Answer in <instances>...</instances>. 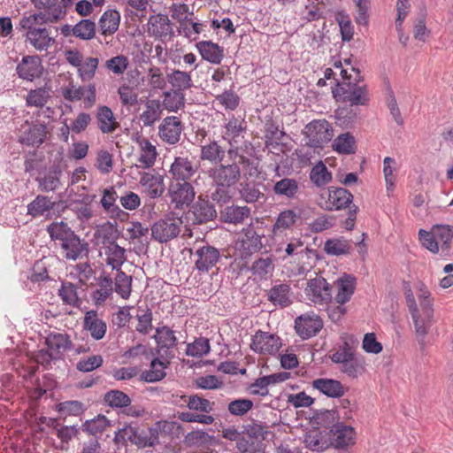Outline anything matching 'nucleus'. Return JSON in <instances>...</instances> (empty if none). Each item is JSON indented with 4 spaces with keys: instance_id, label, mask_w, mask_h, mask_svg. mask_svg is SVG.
<instances>
[{
    "instance_id": "1",
    "label": "nucleus",
    "mask_w": 453,
    "mask_h": 453,
    "mask_svg": "<svg viewBox=\"0 0 453 453\" xmlns=\"http://www.w3.org/2000/svg\"><path fill=\"white\" fill-rule=\"evenodd\" d=\"M47 232L52 241H58L67 260L75 261L88 257L89 244L81 239L73 230L64 221L52 222L47 226Z\"/></svg>"
},
{
    "instance_id": "2",
    "label": "nucleus",
    "mask_w": 453,
    "mask_h": 453,
    "mask_svg": "<svg viewBox=\"0 0 453 453\" xmlns=\"http://www.w3.org/2000/svg\"><path fill=\"white\" fill-rule=\"evenodd\" d=\"M47 23H50V20H46L41 15H24L17 28L26 31L24 35L26 41L36 50L43 51L56 42L55 38L50 35V30L42 27Z\"/></svg>"
},
{
    "instance_id": "3",
    "label": "nucleus",
    "mask_w": 453,
    "mask_h": 453,
    "mask_svg": "<svg viewBox=\"0 0 453 453\" xmlns=\"http://www.w3.org/2000/svg\"><path fill=\"white\" fill-rule=\"evenodd\" d=\"M242 434L235 447L241 453H265V440L273 435L265 423L252 419L242 426Z\"/></svg>"
},
{
    "instance_id": "4",
    "label": "nucleus",
    "mask_w": 453,
    "mask_h": 453,
    "mask_svg": "<svg viewBox=\"0 0 453 453\" xmlns=\"http://www.w3.org/2000/svg\"><path fill=\"white\" fill-rule=\"evenodd\" d=\"M351 71L356 74L353 81H345V84L337 81L336 87L332 90L333 96L337 102L349 103L351 106L367 105L370 100L367 87L358 84L362 80L360 71L355 67H351Z\"/></svg>"
},
{
    "instance_id": "5",
    "label": "nucleus",
    "mask_w": 453,
    "mask_h": 453,
    "mask_svg": "<svg viewBox=\"0 0 453 453\" xmlns=\"http://www.w3.org/2000/svg\"><path fill=\"white\" fill-rule=\"evenodd\" d=\"M47 349H42L36 355V362L48 368L52 361L60 360L64 352L71 350L73 344L67 334L51 332L45 338Z\"/></svg>"
},
{
    "instance_id": "6",
    "label": "nucleus",
    "mask_w": 453,
    "mask_h": 453,
    "mask_svg": "<svg viewBox=\"0 0 453 453\" xmlns=\"http://www.w3.org/2000/svg\"><path fill=\"white\" fill-rule=\"evenodd\" d=\"M127 441L139 448L153 447L158 442V434L156 429H139L132 425H126L119 428L113 438L116 444H126Z\"/></svg>"
},
{
    "instance_id": "7",
    "label": "nucleus",
    "mask_w": 453,
    "mask_h": 453,
    "mask_svg": "<svg viewBox=\"0 0 453 453\" xmlns=\"http://www.w3.org/2000/svg\"><path fill=\"white\" fill-rule=\"evenodd\" d=\"M353 197L347 188L330 186L319 194L318 205L325 211L349 209L353 204Z\"/></svg>"
},
{
    "instance_id": "8",
    "label": "nucleus",
    "mask_w": 453,
    "mask_h": 453,
    "mask_svg": "<svg viewBox=\"0 0 453 453\" xmlns=\"http://www.w3.org/2000/svg\"><path fill=\"white\" fill-rule=\"evenodd\" d=\"M182 224L181 218L170 212L151 226V236L160 243L168 242L179 235Z\"/></svg>"
},
{
    "instance_id": "9",
    "label": "nucleus",
    "mask_w": 453,
    "mask_h": 453,
    "mask_svg": "<svg viewBox=\"0 0 453 453\" xmlns=\"http://www.w3.org/2000/svg\"><path fill=\"white\" fill-rule=\"evenodd\" d=\"M208 177L214 186L234 187L241 180V168L238 164H223V162L211 167Z\"/></svg>"
},
{
    "instance_id": "10",
    "label": "nucleus",
    "mask_w": 453,
    "mask_h": 453,
    "mask_svg": "<svg viewBox=\"0 0 453 453\" xmlns=\"http://www.w3.org/2000/svg\"><path fill=\"white\" fill-rule=\"evenodd\" d=\"M196 190L191 181L170 180L167 195L175 209L189 206L195 200Z\"/></svg>"
},
{
    "instance_id": "11",
    "label": "nucleus",
    "mask_w": 453,
    "mask_h": 453,
    "mask_svg": "<svg viewBox=\"0 0 453 453\" xmlns=\"http://www.w3.org/2000/svg\"><path fill=\"white\" fill-rule=\"evenodd\" d=\"M147 27L150 36L159 39L163 42L171 41L175 35L173 24L168 16L165 14L150 15L148 19Z\"/></svg>"
},
{
    "instance_id": "12",
    "label": "nucleus",
    "mask_w": 453,
    "mask_h": 453,
    "mask_svg": "<svg viewBox=\"0 0 453 453\" xmlns=\"http://www.w3.org/2000/svg\"><path fill=\"white\" fill-rule=\"evenodd\" d=\"M331 286L323 277H315L307 282L305 293L308 298L319 308L332 301Z\"/></svg>"
},
{
    "instance_id": "13",
    "label": "nucleus",
    "mask_w": 453,
    "mask_h": 453,
    "mask_svg": "<svg viewBox=\"0 0 453 453\" xmlns=\"http://www.w3.org/2000/svg\"><path fill=\"white\" fill-rule=\"evenodd\" d=\"M197 165L188 157H175L168 170L172 181H191L197 173Z\"/></svg>"
},
{
    "instance_id": "14",
    "label": "nucleus",
    "mask_w": 453,
    "mask_h": 453,
    "mask_svg": "<svg viewBox=\"0 0 453 453\" xmlns=\"http://www.w3.org/2000/svg\"><path fill=\"white\" fill-rule=\"evenodd\" d=\"M280 347V338L268 332L258 330L251 338L250 349L256 353L274 355Z\"/></svg>"
},
{
    "instance_id": "15",
    "label": "nucleus",
    "mask_w": 453,
    "mask_h": 453,
    "mask_svg": "<svg viewBox=\"0 0 453 453\" xmlns=\"http://www.w3.org/2000/svg\"><path fill=\"white\" fill-rule=\"evenodd\" d=\"M190 212L194 225H203L214 220L217 218V211L214 203L207 196L200 195L193 203Z\"/></svg>"
},
{
    "instance_id": "16",
    "label": "nucleus",
    "mask_w": 453,
    "mask_h": 453,
    "mask_svg": "<svg viewBox=\"0 0 453 453\" xmlns=\"http://www.w3.org/2000/svg\"><path fill=\"white\" fill-rule=\"evenodd\" d=\"M330 444L338 449H346L356 442V431L353 426L337 422L330 428Z\"/></svg>"
},
{
    "instance_id": "17",
    "label": "nucleus",
    "mask_w": 453,
    "mask_h": 453,
    "mask_svg": "<svg viewBox=\"0 0 453 453\" xmlns=\"http://www.w3.org/2000/svg\"><path fill=\"white\" fill-rule=\"evenodd\" d=\"M265 234L261 229L257 230L252 224L244 227L239 240V249L246 255L257 253L263 248L262 239Z\"/></svg>"
},
{
    "instance_id": "18",
    "label": "nucleus",
    "mask_w": 453,
    "mask_h": 453,
    "mask_svg": "<svg viewBox=\"0 0 453 453\" xmlns=\"http://www.w3.org/2000/svg\"><path fill=\"white\" fill-rule=\"evenodd\" d=\"M183 125L176 116L165 117L158 127V136L165 143L174 145L180 140Z\"/></svg>"
},
{
    "instance_id": "19",
    "label": "nucleus",
    "mask_w": 453,
    "mask_h": 453,
    "mask_svg": "<svg viewBox=\"0 0 453 453\" xmlns=\"http://www.w3.org/2000/svg\"><path fill=\"white\" fill-rule=\"evenodd\" d=\"M62 95L69 102H76L84 98L86 108L92 107L96 101V91L94 84H88L86 87H76L73 83H69L67 87L63 88Z\"/></svg>"
},
{
    "instance_id": "20",
    "label": "nucleus",
    "mask_w": 453,
    "mask_h": 453,
    "mask_svg": "<svg viewBox=\"0 0 453 453\" xmlns=\"http://www.w3.org/2000/svg\"><path fill=\"white\" fill-rule=\"evenodd\" d=\"M44 68L41 58L37 56H24L16 66V73L19 78L33 81L42 75Z\"/></svg>"
},
{
    "instance_id": "21",
    "label": "nucleus",
    "mask_w": 453,
    "mask_h": 453,
    "mask_svg": "<svg viewBox=\"0 0 453 453\" xmlns=\"http://www.w3.org/2000/svg\"><path fill=\"white\" fill-rule=\"evenodd\" d=\"M322 327V319L314 314L301 315L295 320L296 332L303 340L317 335Z\"/></svg>"
},
{
    "instance_id": "22",
    "label": "nucleus",
    "mask_w": 453,
    "mask_h": 453,
    "mask_svg": "<svg viewBox=\"0 0 453 453\" xmlns=\"http://www.w3.org/2000/svg\"><path fill=\"white\" fill-rule=\"evenodd\" d=\"M309 218V211L303 208L282 211L277 217V219L273 226V231L274 234H276L277 231L288 229L298 220L303 222L307 220Z\"/></svg>"
},
{
    "instance_id": "23",
    "label": "nucleus",
    "mask_w": 453,
    "mask_h": 453,
    "mask_svg": "<svg viewBox=\"0 0 453 453\" xmlns=\"http://www.w3.org/2000/svg\"><path fill=\"white\" fill-rule=\"evenodd\" d=\"M164 175L156 173H143L140 178V184L143 192L151 199L159 198L165 191Z\"/></svg>"
},
{
    "instance_id": "24",
    "label": "nucleus",
    "mask_w": 453,
    "mask_h": 453,
    "mask_svg": "<svg viewBox=\"0 0 453 453\" xmlns=\"http://www.w3.org/2000/svg\"><path fill=\"white\" fill-rule=\"evenodd\" d=\"M196 256L197 257L195 261L196 269L200 273H207L219 262L220 252L213 246L204 245L196 251Z\"/></svg>"
},
{
    "instance_id": "25",
    "label": "nucleus",
    "mask_w": 453,
    "mask_h": 453,
    "mask_svg": "<svg viewBox=\"0 0 453 453\" xmlns=\"http://www.w3.org/2000/svg\"><path fill=\"white\" fill-rule=\"evenodd\" d=\"M35 6L42 10L38 13H32L31 15H41L50 22H56L65 17L66 12L60 6L59 0H32Z\"/></svg>"
},
{
    "instance_id": "26",
    "label": "nucleus",
    "mask_w": 453,
    "mask_h": 453,
    "mask_svg": "<svg viewBox=\"0 0 453 453\" xmlns=\"http://www.w3.org/2000/svg\"><path fill=\"white\" fill-rule=\"evenodd\" d=\"M62 170L59 165L54 164L45 170L42 175L35 178L38 188L42 192H50L57 190L60 185Z\"/></svg>"
},
{
    "instance_id": "27",
    "label": "nucleus",
    "mask_w": 453,
    "mask_h": 453,
    "mask_svg": "<svg viewBox=\"0 0 453 453\" xmlns=\"http://www.w3.org/2000/svg\"><path fill=\"white\" fill-rule=\"evenodd\" d=\"M201 58L212 65H219L225 56L224 48L211 40H203L196 43Z\"/></svg>"
},
{
    "instance_id": "28",
    "label": "nucleus",
    "mask_w": 453,
    "mask_h": 453,
    "mask_svg": "<svg viewBox=\"0 0 453 453\" xmlns=\"http://www.w3.org/2000/svg\"><path fill=\"white\" fill-rule=\"evenodd\" d=\"M119 196L113 187L104 188L101 198V205L111 219L124 220L128 214L116 204Z\"/></svg>"
},
{
    "instance_id": "29",
    "label": "nucleus",
    "mask_w": 453,
    "mask_h": 453,
    "mask_svg": "<svg viewBox=\"0 0 453 453\" xmlns=\"http://www.w3.org/2000/svg\"><path fill=\"white\" fill-rule=\"evenodd\" d=\"M96 281L98 288L91 293V298L96 305H102L114 291L113 280L110 274L102 272Z\"/></svg>"
},
{
    "instance_id": "30",
    "label": "nucleus",
    "mask_w": 453,
    "mask_h": 453,
    "mask_svg": "<svg viewBox=\"0 0 453 453\" xmlns=\"http://www.w3.org/2000/svg\"><path fill=\"white\" fill-rule=\"evenodd\" d=\"M103 243L106 255V264L111 266L113 270H119L126 261L125 249L118 245L114 240H110V238H104Z\"/></svg>"
},
{
    "instance_id": "31",
    "label": "nucleus",
    "mask_w": 453,
    "mask_h": 453,
    "mask_svg": "<svg viewBox=\"0 0 453 453\" xmlns=\"http://www.w3.org/2000/svg\"><path fill=\"white\" fill-rule=\"evenodd\" d=\"M311 136V142L314 146H321L331 140L332 129L329 123L323 120H314L306 127Z\"/></svg>"
},
{
    "instance_id": "32",
    "label": "nucleus",
    "mask_w": 453,
    "mask_h": 453,
    "mask_svg": "<svg viewBox=\"0 0 453 453\" xmlns=\"http://www.w3.org/2000/svg\"><path fill=\"white\" fill-rule=\"evenodd\" d=\"M266 296L267 300L274 306L288 307L292 303L290 285L277 282L267 291Z\"/></svg>"
},
{
    "instance_id": "33",
    "label": "nucleus",
    "mask_w": 453,
    "mask_h": 453,
    "mask_svg": "<svg viewBox=\"0 0 453 453\" xmlns=\"http://www.w3.org/2000/svg\"><path fill=\"white\" fill-rule=\"evenodd\" d=\"M313 388L330 398H340L345 394L341 381L334 379L319 378L311 382Z\"/></svg>"
},
{
    "instance_id": "34",
    "label": "nucleus",
    "mask_w": 453,
    "mask_h": 453,
    "mask_svg": "<svg viewBox=\"0 0 453 453\" xmlns=\"http://www.w3.org/2000/svg\"><path fill=\"white\" fill-rule=\"evenodd\" d=\"M83 327L90 333L94 340L103 339L106 334V323L98 318L96 311L91 310L85 313Z\"/></svg>"
},
{
    "instance_id": "35",
    "label": "nucleus",
    "mask_w": 453,
    "mask_h": 453,
    "mask_svg": "<svg viewBox=\"0 0 453 453\" xmlns=\"http://www.w3.org/2000/svg\"><path fill=\"white\" fill-rule=\"evenodd\" d=\"M47 126L44 122L35 120L29 128L23 133L21 142L28 146L42 145L46 139Z\"/></svg>"
},
{
    "instance_id": "36",
    "label": "nucleus",
    "mask_w": 453,
    "mask_h": 453,
    "mask_svg": "<svg viewBox=\"0 0 453 453\" xmlns=\"http://www.w3.org/2000/svg\"><path fill=\"white\" fill-rule=\"evenodd\" d=\"M96 119L97 127L103 134H111L119 127L113 111L106 105H101L97 108Z\"/></svg>"
},
{
    "instance_id": "37",
    "label": "nucleus",
    "mask_w": 453,
    "mask_h": 453,
    "mask_svg": "<svg viewBox=\"0 0 453 453\" xmlns=\"http://www.w3.org/2000/svg\"><path fill=\"white\" fill-rule=\"evenodd\" d=\"M357 280L351 274H344L337 280V294L335 296V303L344 304L352 297L356 289Z\"/></svg>"
},
{
    "instance_id": "38",
    "label": "nucleus",
    "mask_w": 453,
    "mask_h": 453,
    "mask_svg": "<svg viewBox=\"0 0 453 453\" xmlns=\"http://www.w3.org/2000/svg\"><path fill=\"white\" fill-rule=\"evenodd\" d=\"M120 13L114 9L106 10L98 20V27L104 36L112 35L119 27Z\"/></svg>"
},
{
    "instance_id": "39",
    "label": "nucleus",
    "mask_w": 453,
    "mask_h": 453,
    "mask_svg": "<svg viewBox=\"0 0 453 453\" xmlns=\"http://www.w3.org/2000/svg\"><path fill=\"white\" fill-rule=\"evenodd\" d=\"M226 157V150L219 145L218 141H210L201 146L200 159L208 161L215 165L223 162Z\"/></svg>"
},
{
    "instance_id": "40",
    "label": "nucleus",
    "mask_w": 453,
    "mask_h": 453,
    "mask_svg": "<svg viewBox=\"0 0 453 453\" xmlns=\"http://www.w3.org/2000/svg\"><path fill=\"white\" fill-rule=\"evenodd\" d=\"M250 208L248 206L228 205L220 211L221 220L230 224L242 223L250 215Z\"/></svg>"
},
{
    "instance_id": "41",
    "label": "nucleus",
    "mask_w": 453,
    "mask_h": 453,
    "mask_svg": "<svg viewBox=\"0 0 453 453\" xmlns=\"http://www.w3.org/2000/svg\"><path fill=\"white\" fill-rule=\"evenodd\" d=\"M55 207V202L43 195H38L27 204V215L38 218L48 215Z\"/></svg>"
},
{
    "instance_id": "42",
    "label": "nucleus",
    "mask_w": 453,
    "mask_h": 453,
    "mask_svg": "<svg viewBox=\"0 0 453 453\" xmlns=\"http://www.w3.org/2000/svg\"><path fill=\"white\" fill-rule=\"evenodd\" d=\"M299 183L296 179L282 178L273 185V191L278 196L285 197L289 200L296 199L299 193Z\"/></svg>"
},
{
    "instance_id": "43",
    "label": "nucleus",
    "mask_w": 453,
    "mask_h": 453,
    "mask_svg": "<svg viewBox=\"0 0 453 453\" xmlns=\"http://www.w3.org/2000/svg\"><path fill=\"white\" fill-rule=\"evenodd\" d=\"M226 135L230 137L229 144L230 148L227 150L228 156L231 157L233 155L237 154V148L233 147L232 142H236L235 139L239 137L243 132L246 131L247 126L245 121L239 120L233 116L227 123L225 124Z\"/></svg>"
},
{
    "instance_id": "44",
    "label": "nucleus",
    "mask_w": 453,
    "mask_h": 453,
    "mask_svg": "<svg viewBox=\"0 0 453 453\" xmlns=\"http://www.w3.org/2000/svg\"><path fill=\"white\" fill-rule=\"evenodd\" d=\"M167 365L168 363L165 364L157 357L153 358L150 369L141 373L140 380L148 383L162 380L166 376L165 369L167 368Z\"/></svg>"
},
{
    "instance_id": "45",
    "label": "nucleus",
    "mask_w": 453,
    "mask_h": 453,
    "mask_svg": "<svg viewBox=\"0 0 453 453\" xmlns=\"http://www.w3.org/2000/svg\"><path fill=\"white\" fill-rule=\"evenodd\" d=\"M261 183L250 180L240 184V197L247 203H254L265 198V194L260 189Z\"/></svg>"
},
{
    "instance_id": "46",
    "label": "nucleus",
    "mask_w": 453,
    "mask_h": 453,
    "mask_svg": "<svg viewBox=\"0 0 453 453\" xmlns=\"http://www.w3.org/2000/svg\"><path fill=\"white\" fill-rule=\"evenodd\" d=\"M166 80L173 87V90L181 93L193 86L190 73L178 69H173L167 73Z\"/></svg>"
},
{
    "instance_id": "47",
    "label": "nucleus",
    "mask_w": 453,
    "mask_h": 453,
    "mask_svg": "<svg viewBox=\"0 0 453 453\" xmlns=\"http://www.w3.org/2000/svg\"><path fill=\"white\" fill-rule=\"evenodd\" d=\"M162 114V107L159 100H148L145 104V110L140 115V120L144 127H151L157 121Z\"/></svg>"
},
{
    "instance_id": "48",
    "label": "nucleus",
    "mask_w": 453,
    "mask_h": 453,
    "mask_svg": "<svg viewBox=\"0 0 453 453\" xmlns=\"http://www.w3.org/2000/svg\"><path fill=\"white\" fill-rule=\"evenodd\" d=\"M58 296L65 304L79 307L82 301L78 295V287L70 281H63L58 289Z\"/></svg>"
},
{
    "instance_id": "49",
    "label": "nucleus",
    "mask_w": 453,
    "mask_h": 453,
    "mask_svg": "<svg viewBox=\"0 0 453 453\" xmlns=\"http://www.w3.org/2000/svg\"><path fill=\"white\" fill-rule=\"evenodd\" d=\"M273 270L274 264L271 256L256 259L250 266L252 275L258 280H266Z\"/></svg>"
},
{
    "instance_id": "50",
    "label": "nucleus",
    "mask_w": 453,
    "mask_h": 453,
    "mask_svg": "<svg viewBox=\"0 0 453 453\" xmlns=\"http://www.w3.org/2000/svg\"><path fill=\"white\" fill-rule=\"evenodd\" d=\"M50 98V88L43 86L28 91L26 96L27 106L42 108Z\"/></svg>"
},
{
    "instance_id": "51",
    "label": "nucleus",
    "mask_w": 453,
    "mask_h": 453,
    "mask_svg": "<svg viewBox=\"0 0 453 453\" xmlns=\"http://www.w3.org/2000/svg\"><path fill=\"white\" fill-rule=\"evenodd\" d=\"M113 289L123 299H128L132 290V277L121 269L117 270V274L113 280Z\"/></svg>"
},
{
    "instance_id": "52",
    "label": "nucleus",
    "mask_w": 453,
    "mask_h": 453,
    "mask_svg": "<svg viewBox=\"0 0 453 453\" xmlns=\"http://www.w3.org/2000/svg\"><path fill=\"white\" fill-rule=\"evenodd\" d=\"M350 250L349 242L343 237L328 239L324 245L325 252L331 256L347 255Z\"/></svg>"
},
{
    "instance_id": "53",
    "label": "nucleus",
    "mask_w": 453,
    "mask_h": 453,
    "mask_svg": "<svg viewBox=\"0 0 453 453\" xmlns=\"http://www.w3.org/2000/svg\"><path fill=\"white\" fill-rule=\"evenodd\" d=\"M110 426L111 421L104 415L100 414L92 419L86 420L82 424V430L96 438Z\"/></svg>"
},
{
    "instance_id": "54",
    "label": "nucleus",
    "mask_w": 453,
    "mask_h": 453,
    "mask_svg": "<svg viewBox=\"0 0 453 453\" xmlns=\"http://www.w3.org/2000/svg\"><path fill=\"white\" fill-rule=\"evenodd\" d=\"M310 180L316 187L322 188L332 180V173L326 165L319 161L311 168Z\"/></svg>"
},
{
    "instance_id": "55",
    "label": "nucleus",
    "mask_w": 453,
    "mask_h": 453,
    "mask_svg": "<svg viewBox=\"0 0 453 453\" xmlns=\"http://www.w3.org/2000/svg\"><path fill=\"white\" fill-rule=\"evenodd\" d=\"M104 401L112 409H121L131 404V398L123 391L111 389L104 394Z\"/></svg>"
},
{
    "instance_id": "56",
    "label": "nucleus",
    "mask_w": 453,
    "mask_h": 453,
    "mask_svg": "<svg viewBox=\"0 0 453 453\" xmlns=\"http://www.w3.org/2000/svg\"><path fill=\"white\" fill-rule=\"evenodd\" d=\"M154 338L161 349H173L177 345L174 332L166 326L157 327Z\"/></svg>"
},
{
    "instance_id": "57",
    "label": "nucleus",
    "mask_w": 453,
    "mask_h": 453,
    "mask_svg": "<svg viewBox=\"0 0 453 453\" xmlns=\"http://www.w3.org/2000/svg\"><path fill=\"white\" fill-rule=\"evenodd\" d=\"M96 25L89 19H82L74 25V37L89 41L96 35Z\"/></svg>"
},
{
    "instance_id": "58",
    "label": "nucleus",
    "mask_w": 453,
    "mask_h": 453,
    "mask_svg": "<svg viewBox=\"0 0 453 453\" xmlns=\"http://www.w3.org/2000/svg\"><path fill=\"white\" fill-rule=\"evenodd\" d=\"M185 104L184 94L176 90L165 91L163 94V105L169 111L176 112Z\"/></svg>"
},
{
    "instance_id": "59",
    "label": "nucleus",
    "mask_w": 453,
    "mask_h": 453,
    "mask_svg": "<svg viewBox=\"0 0 453 453\" xmlns=\"http://www.w3.org/2000/svg\"><path fill=\"white\" fill-rule=\"evenodd\" d=\"M285 135L283 130L279 129V125L273 119L266 121L265 125V138L266 146H278Z\"/></svg>"
},
{
    "instance_id": "60",
    "label": "nucleus",
    "mask_w": 453,
    "mask_h": 453,
    "mask_svg": "<svg viewBox=\"0 0 453 453\" xmlns=\"http://www.w3.org/2000/svg\"><path fill=\"white\" fill-rule=\"evenodd\" d=\"M180 398L183 402L187 403V407L190 411H199L202 413H209L212 411L213 403L197 395H190L188 401L186 400V395H181Z\"/></svg>"
},
{
    "instance_id": "61",
    "label": "nucleus",
    "mask_w": 453,
    "mask_h": 453,
    "mask_svg": "<svg viewBox=\"0 0 453 453\" xmlns=\"http://www.w3.org/2000/svg\"><path fill=\"white\" fill-rule=\"evenodd\" d=\"M157 155L156 147L149 140L144 139L141 143V154L138 158L143 168L151 167L155 164Z\"/></svg>"
},
{
    "instance_id": "62",
    "label": "nucleus",
    "mask_w": 453,
    "mask_h": 453,
    "mask_svg": "<svg viewBox=\"0 0 453 453\" xmlns=\"http://www.w3.org/2000/svg\"><path fill=\"white\" fill-rule=\"evenodd\" d=\"M211 350L210 342L207 338L200 337L192 343H188L186 349V355L194 357H202L209 354Z\"/></svg>"
},
{
    "instance_id": "63",
    "label": "nucleus",
    "mask_w": 453,
    "mask_h": 453,
    "mask_svg": "<svg viewBox=\"0 0 453 453\" xmlns=\"http://www.w3.org/2000/svg\"><path fill=\"white\" fill-rule=\"evenodd\" d=\"M355 138L349 133L340 134L333 143L335 151L341 154H351L355 152Z\"/></svg>"
},
{
    "instance_id": "64",
    "label": "nucleus",
    "mask_w": 453,
    "mask_h": 453,
    "mask_svg": "<svg viewBox=\"0 0 453 453\" xmlns=\"http://www.w3.org/2000/svg\"><path fill=\"white\" fill-rule=\"evenodd\" d=\"M433 233L434 234L438 243H441V250H448L453 238V226L437 225L433 228Z\"/></svg>"
}]
</instances>
